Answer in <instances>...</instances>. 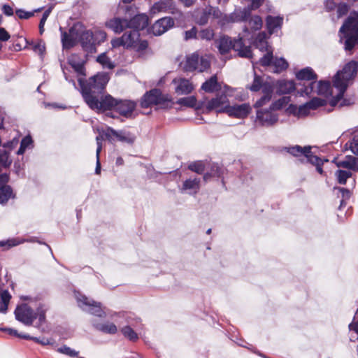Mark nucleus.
I'll use <instances>...</instances> for the list:
<instances>
[{"label":"nucleus","mask_w":358,"mask_h":358,"mask_svg":"<svg viewBox=\"0 0 358 358\" xmlns=\"http://www.w3.org/2000/svg\"><path fill=\"white\" fill-rule=\"evenodd\" d=\"M357 63L352 61L346 64L341 71L337 72L333 80L334 87L338 90L336 95H334L331 83L329 81L323 80L311 82L307 86L304 85V89L302 90V92L307 96L312 94H317L327 98L331 96L329 101V103L331 106H338L341 108L350 106L354 103V99L345 98L343 97V94L357 75Z\"/></svg>","instance_id":"obj_1"},{"label":"nucleus","mask_w":358,"mask_h":358,"mask_svg":"<svg viewBox=\"0 0 358 358\" xmlns=\"http://www.w3.org/2000/svg\"><path fill=\"white\" fill-rule=\"evenodd\" d=\"M47 308L41 301H30L29 303H23L17 306L15 315L17 320L25 325H31L36 319H38L40 324L45 320Z\"/></svg>","instance_id":"obj_2"},{"label":"nucleus","mask_w":358,"mask_h":358,"mask_svg":"<svg viewBox=\"0 0 358 358\" xmlns=\"http://www.w3.org/2000/svg\"><path fill=\"white\" fill-rule=\"evenodd\" d=\"M229 20L232 22H245L243 28L245 37L253 38V32L259 30L262 27V20L258 15H252L249 9H236L229 16Z\"/></svg>","instance_id":"obj_3"},{"label":"nucleus","mask_w":358,"mask_h":358,"mask_svg":"<svg viewBox=\"0 0 358 358\" xmlns=\"http://www.w3.org/2000/svg\"><path fill=\"white\" fill-rule=\"evenodd\" d=\"M340 41L346 50H351L358 43V12L351 13L340 29Z\"/></svg>","instance_id":"obj_4"},{"label":"nucleus","mask_w":358,"mask_h":358,"mask_svg":"<svg viewBox=\"0 0 358 358\" xmlns=\"http://www.w3.org/2000/svg\"><path fill=\"white\" fill-rule=\"evenodd\" d=\"M109 80V75L106 73H99L87 81L83 78H79L78 83L83 99H85V92L89 96H96V93L101 92L105 89Z\"/></svg>","instance_id":"obj_5"},{"label":"nucleus","mask_w":358,"mask_h":358,"mask_svg":"<svg viewBox=\"0 0 358 358\" xmlns=\"http://www.w3.org/2000/svg\"><path fill=\"white\" fill-rule=\"evenodd\" d=\"M85 101L87 106L92 110L99 111H106L115 110L117 99H115L110 94L101 96L100 99L96 96H89L85 93Z\"/></svg>","instance_id":"obj_6"},{"label":"nucleus","mask_w":358,"mask_h":358,"mask_svg":"<svg viewBox=\"0 0 358 358\" xmlns=\"http://www.w3.org/2000/svg\"><path fill=\"white\" fill-rule=\"evenodd\" d=\"M74 296L78 306L83 310L93 315L104 317L106 313L101 306V303L87 297L79 292H74Z\"/></svg>","instance_id":"obj_7"},{"label":"nucleus","mask_w":358,"mask_h":358,"mask_svg":"<svg viewBox=\"0 0 358 358\" xmlns=\"http://www.w3.org/2000/svg\"><path fill=\"white\" fill-rule=\"evenodd\" d=\"M254 45L261 52H266V54L259 59L257 63L253 64V67L255 68L258 64L264 67L271 66L273 60V50L268 45L266 34L264 32L259 33L254 41Z\"/></svg>","instance_id":"obj_8"},{"label":"nucleus","mask_w":358,"mask_h":358,"mask_svg":"<svg viewBox=\"0 0 358 358\" xmlns=\"http://www.w3.org/2000/svg\"><path fill=\"white\" fill-rule=\"evenodd\" d=\"M210 61L207 57H199L196 53L187 55L185 64L182 66L183 70L185 71H199L203 72L210 67Z\"/></svg>","instance_id":"obj_9"},{"label":"nucleus","mask_w":358,"mask_h":358,"mask_svg":"<svg viewBox=\"0 0 358 358\" xmlns=\"http://www.w3.org/2000/svg\"><path fill=\"white\" fill-rule=\"evenodd\" d=\"M228 92L226 91L210 100L205 101L203 112L209 113L215 110L217 113H227L229 101L227 98Z\"/></svg>","instance_id":"obj_10"},{"label":"nucleus","mask_w":358,"mask_h":358,"mask_svg":"<svg viewBox=\"0 0 358 358\" xmlns=\"http://www.w3.org/2000/svg\"><path fill=\"white\" fill-rule=\"evenodd\" d=\"M257 120L264 127H271L278 121V115L271 106L268 109H260L257 110Z\"/></svg>","instance_id":"obj_11"},{"label":"nucleus","mask_w":358,"mask_h":358,"mask_svg":"<svg viewBox=\"0 0 358 358\" xmlns=\"http://www.w3.org/2000/svg\"><path fill=\"white\" fill-rule=\"evenodd\" d=\"M174 92L178 95H187L194 90L190 80L182 77H177L172 80Z\"/></svg>","instance_id":"obj_12"},{"label":"nucleus","mask_w":358,"mask_h":358,"mask_svg":"<svg viewBox=\"0 0 358 358\" xmlns=\"http://www.w3.org/2000/svg\"><path fill=\"white\" fill-rule=\"evenodd\" d=\"M296 76L297 79L301 81L299 85H301V87L298 90V92H300L301 95H305V94L302 92V90L304 89V85L307 86L311 82H315L317 78L316 73L310 67L301 69L296 73Z\"/></svg>","instance_id":"obj_13"},{"label":"nucleus","mask_w":358,"mask_h":358,"mask_svg":"<svg viewBox=\"0 0 358 358\" xmlns=\"http://www.w3.org/2000/svg\"><path fill=\"white\" fill-rule=\"evenodd\" d=\"M166 101V99L159 90L154 89L147 92L142 98L141 106L143 108H148L152 105H157Z\"/></svg>","instance_id":"obj_14"},{"label":"nucleus","mask_w":358,"mask_h":358,"mask_svg":"<svg viewBox=\"0 0 358 358\" xmlns=\"http://www.w3.org/2000/svg\"><path fill=\"white\" fill-rule=\"evenodd\" d=\"M9 180L8 173L0 174V203L5 204L10 198L14 197V194L10 186L7 183Z\"/></svg>","instance_id":"obj_15"},{"label":"nucleus","mask_w":358,"mask_h":358,"mask_svg":"<svg viewBox=\"0 0 358 358\" xmlns=\"http://www.w3.org/2000/svg\"><path fill=\"white\" fill-rule=\"evenodd\" d=\"M105 136L110 140L112 136H115L118 141L128 144H132L136 139V136L129 131L124 130L116 131L111 127L106 129Z\"/></svg>","instance_id":"obj_16"},{"label":"nucleus","mask_w":358,"mask_h":358,"mask_svg":"<svg viewBox=\"0 0 358 358\" xmlns=\"http://www.w3.org/2000/svg\"><path fill=\"white\" fill-rule=\"evenodd\" d=\"M174 25V21L171 17H162L155 22L150 31L155 36H161Z\"/></svg>","instance_id":"obj_17"},{"label":"nucleus","mask_w":358,"mask_h":358,"mask_svg":"<svg viewBox=\"0 0 358 358\" xmlns=\"http://www.w3.org/2000/svg\"><path fill=\"white\" fill-rule=\"evenodd\" d=\"M251 41L252 39H248L245 37V34H243V36L238 37L237 39H234L232 41V47L231 49L238 52V54L241 57L250 58L252 57V52L250 45H246L243 41Z\"/></svg>","instance_id":"obj_18"},{"label":"nucleus","mask_w":358,"mask_h":358,"mask_svg":"<svg viewBox=\"0 0 358 358\" xmlns=\"http://www.w3.org/2000/svg\"><path fill=\"white\" fill-rule=\"evenodd\" d=\"M252 108L249 103L235 104L230 106L229 104L227 109V114L229 116L237 118H244L251 112Z\"/></svg>","instance_id":"obj_19"},{"label":"nucleus","mask_w":358,"mask_h":358,"mask_svg":"<svg viewBox=\"0 0 358 358\" xmlns=\"http://www.w3.org/2000/svg\"><path fill=\"white\" fill-rule=\"evenodd\" d=\"M136 104L130 100H118L115 110L120 115L130 118L133 116Z\"/></svg>","instance_id":"obj_20"},{"label":"nucleus","mask_w":358,"mask_h":358,"mask_svg":"<svg viewBox=\"0 0 358 358\" xmlns=\"http://www.w3.org/2000/svg\"><path fill=\"white\" fill-rule=\"evenodd\" d=\"M287 152L292 155L300 157V161L303 163L308 162L310 157L313 156L310 146L301 147L295 145L292 147L286 148Z\"/></svg>","instance_id":"obj_21"},{"label":"nucleus","mask_w":358,"mask_h":358,"mask_svg":"<svg viewBox=\"0 0 358 358\" xmlns=\"http://www.w3.org/2000/svg\"><path fill=\"white\" fill-rule=\"evenodd\" d=\"M200 178L190 177L183 181L182 186L180 187V191L181 193L194 195L200 189Z\"/></svg>","instance_id":"obj_22"},{"label":"nucleus","mask_w":358,"mask_h":358,"mask_svg":"<svg viewBox=\"0 0 358 358\" xmlns=\"http://www.w3.org/2000/svg\"><path fill=\"white\" fill-rule=\"evenodd\" d=\"M333 162L338 167L348 169L350 171H358V158L352 155H347L342 160H338L337 158H334Z\"/></svg>","instance_id":"obj_23"},{"label":"nucleus","mask_w":358,"mask_h":358,"mask_svg":"<svg viewBox=\"0 0 358 358\" xmlns=\"http://www.w3.org/2000/svg\"><path fill=\"white\" fill-rule=\"evenodd\" d=\"M80 40L83 49L89 53L96 52V46L93 38V32L84 31L80 36Z\"/></svg>","instance_id":"obj_24"},{"label":"nucleus","mask_w":358,"mask_h":358,"mask_svg":"<svg viewBox=\"0 0 358 358\" xmlns=\"http://www.w3.org/2000/svg\"><path fill=\"white\" fill-rule=\"evenodd\" d=\"M106 26L115 33H120L128 28L129 22L125 18L113 17L106 22Z\"/></svg>","instance_id":"obj_25"},{"label":"nucleus","mask_w":358,"mask_h":358,"mask_svg":"<svg viewBox=\"0 0 358 358\" xmlns=\"http://www.w3.org/2000/svg\"><path fill=\"white\" fill-rule=\"evenodd\" d=\"M262 96L257 100L254 104V107L256 108L262 107L268 103L272 97L273 92V87L271 83H265L262 85Z\"/></svg>","instance_id":"obj_26"},{"label":"nucleus","mask_w":358,"mask_h":358,"mask_svg":"<svg viewBox=\"0 0 358 358\" xmlns=\"http://www.w3.org/2000/svg\"><path fill=\"white\" fill-rule=\"evenodd\" d=\"M176 103L189 108H194L196 110H203V109H204L205 101H198L194 96H189L178 99Z\"/></svg>","instance_id":"obj_27"},{"label":"nucleus","mask_w":358,"mask_h":358,"mask_svg":"<svg viewBox=\"0 0 358 358\" xmlns=\"http://www.w3.org/2000/svg\"><path fill=\"white\" fill-rule=\"evenodd\" d=\"M129 22V29H131L133 30H138L143 29L148 24V17L146 15L139 14L134 16L132 19H131Z\"/></svg>","instance_id":"obj_28"},{"label":"nucleus","mask_w":358,"mask_h":358,"mask_svg":"<svg viewBox=\"0 0 358 358\" xmlns=\"http://www.w3.org/2000/svg\"><path fill=\"white\" fill-rule=\"evenodd\" d=\"M92 326L98 331L105 334H115L117 331L116 325L110 322H98L96 320L92 321Z\"/></svg>","instance_id":"obj_29"},{"label":"nucleus","mask_w":358,"mask_h":358,"mask_svg":"<svg viewBox=\"0 0 358 358\" xmlns=\"http://www.w3.org/2000/svg\"><path fill=\"white\" fill-rule=\"evenodd\" d=\"M324 101L320 98H313L309 102L300 106L299 114L308 115L310 110H315L319 106H323Z\"/></svg>","instance_id":"obj_30"},{"label":"nucleus","mask_w":358,"mask_h":358,"mask_svg":"<svg viewBox=\"0 0 358 358\" xmlns=\"http://www.w3.org/2000/svg\"><path fill=\"white\" fill-rule=\"evenodd\" d=\"M282 20L283 19L281 17H273L269 15L266 17V26L270 34H272L280 29Z\"/></svg>","instance_id":"obj_31"},{"label":"nucleus","mask_w":358,"mask_h":358,"mask_svg":"<svg viewBox=\"0 0 358 358\" xmlns=\"http://www.w3.org/2000/svg\"><path fill=\"white\" fill-rule=\"evenodd\" d=\"M220 86L217 82L216 76H211L208 80H206L201 85V90L206 92L212 93L218 91Z\"/></svg>","instance_id":"obj_32"},{"label":"nucleus","mask_w":358,"mask_h":358,"mask_svg":"<svg viewBox=\"0 0 358 358\" xmlns=\"http://www.w3.org/2000/svg\"><path fill=\"white\" fill-rule=\"evenodd\" d=\"M217 47L222 55L227 53L232 47V40L228 36H222L216 41Z\"/></svg>","instance_id":"obj_33"},{"label":"nucleus","mask_w":358,"mask_h":358,"mask_svg":"<svg viewBox=\"0 0 358 358\" xmlns=\"http://www.w3.org/2000/svg\"><path fill=\"white\" fill-rule=\"evenodd\" d=\"M122 36H127V41L124 40L126 43V48H133L137 45L140 34L137 30H133L131 29L130 31H126Z\"/></svg>","instance_id":"obj_34"},{"label":"nucleus","mask_w":358,"mask_h":358,"mask_svg":"<svg viewBox=\"0 0 358 358\" xmlns=\"http://www.w3.org/2000/svg\"><path fill=\"white\" fill-rule=\"evenodd\" d=\"M207 15H213L215 18H220L222 15V13L217 7L208 6L206 8L203 12V16L199 20L200 24H203L207 22Z\"/></svg>","instance_id":"obj_35"},{"label":"nucleus","mask_w":358,"mask_h":358,"mask_svg":"<svg viewBox=\"0 0 358 358\" xmlns=\"http://www.w3.org/2000/svg\"><path fill=\"white\" fill-rule=\"evenodd\" d=\"M11 295L7 290L0 291V313H6Z\"/></svg>","instance_id":"obj_36"},{"label":"nucleus","mask_w":358,"mask_h":358,"mask_svg":"<svg viewBox=\"0 0 358 358\" xmlns=\"http://www.w3.org/2000/svg\"><path fill=\"white\" fill-rule=\"evenodd\" d=\"M73 28L69 30V34L62 33V42L64 48H70L74 45L76 37L73 36Z\"/></svg>","instance_id":"obj_37"},{"label":"nucleus","mask_w":358,"mask_h":358,"mask_svg":"<svg viewBox=\"0 0 358 358\" xmlns=\"http://www.w3.org/2000/svg\"><path fill=\"white\" fill-rule=\"evenodd\" d=\"M295 89V84L292 80H281L278 83V92L280 94H289Z\"/></svg>","instance_id":"obj_38"},{"label":"nucleus","mask_w":358,"mask_h":358,"mask_svg":"<svg viewBox=\"0 0 358 358\" xmlns=\"http://www.w3.org/2000/svg\"><path fill=\"white\" fill-rule=\"evenodd\" d=\"M27 44L31 45L32 50L37 54L43 55L45 50V43L42 40L31 41L29 43L26 38L24 39Z\"/></svg>","instance_id":"obj_39"},{"label":"nucleus","mask_w":358,"mask_h":358,"mask_svg":"<svg viewBox=\"0 0 358 358\" xmlns=\"http://www.w3.org/2000/svg\"><path fill=\"white\" fill-rule=\"evenodd\" d=\"M345 150H350L351 152L358 156V131L355 132L352 138L345 144Z\"/></svg>","instance_id":"obj_40"},{"label":"nucleus","mask_w":358,"mask_h":358,"mask_svg":"<svg viewBox=\"0 0 358 358\" xmlns=\"http://www.w3.org/2000/svg\"><path fill=\"white\" fill-rule=\"evenodd\" d=\"M334 191H337L336 193L337 196L340 197L341 196L342 199L341 201V204L339 206V209H341L344 205H345V200H348L351 196V192L348 189L343 188V187H334Z\"/></svg>","instance_id":"obj_41"},{"label":"nucleus","mask_w":358,"mask_h":358,"mask_svg":"<svg viewBox=\"0 0 358 358\" xmlns=\"http://www.w3.org/2000/svg\"><path fill=\"white\" fill-rule=\"evenodd\" d=\"M121 332L122 335L130 341L135 342L138 339L137 333L130 326L127 325L122 327Z\"/></svg>","instance_id":"obj_42"},{"label":"nucleus","mask_w":358,"mask_h":358,"mask_svg":"<svg viewBox=\"0 0 358 358\" xmlns=\"http://www.w3.org/2000/svg\"><path fill=\"white\" fill-rule=\"evenodd\" d=\"M352 173L350 171L338 170L335 172V176L339 184L345 185L348 178H351Z\"/></svg>","instance_id":"obj_43"},{"label":"nucleus","mask_w":358,"mask_h":358,"mask_svg":"<svg viewBox=\"0 0 358 358\" xmlns=\"http://www.w3.org/2000/svg\"><path fill=\"white\" fill-rule=\"evenodd\" d=\"M272 66L274 67L273 71L280 72L286 69L288 66L287 62L283 58H273Z\"/></svg>","instance_id":"obj_44"},{"label":"nucleus","mask_w":358,"mask_h":358,"mask_svg":"<svg viewBox=\"0 0 358 358\" xmlns=\"http://www.w3.org/2000/svg\"><path fill=\"white\" fill-rule=\"evenodd\" d=\"M96 61L102 65L103 68L112 69L115 67V64L111 62L110 59L106 53H102L96 58Z\"/></svg>","instance_id":"obj_45"},{"label":"nucleus","mask_w":358,"mask_h":358,"mask_svg":"<svg viewBox=\"0 0 358 358\" xmlns=\"http://www.w3.org/2000/svg\"><path fill=\"white\" fill-rule=\"evenodd\" d=\"M170 6L168 3L160 1L155 3L151 8L150 12L152 14H156L160 12H168Z\"/></svg>","instance_id":"obj_46"},{"label":"nucleus","mask_w":358,"mask_h":358,"mask_svg":"<svg viewBox=\"0 0 358 358\" xmlns=\"http://www.w3.org/2000/svg\"><path fill=\"white\" fill-rule=\"evenodd\" d=\"M266 83H267L266 82ZM264 84H265V83L263 82L262 77L259 76H257L256 74V73H255V77H254L253 82H252V85L249 87V89L252 92H257L260 89L262 90V85Z\"/></svg>","instance_id":"obj_47"},{"label":"nucleus","mask_w":358,"mask_h":358,"mask_svg":"<svg viewBox=\"0 0 358 358\" xmlns=\"http://www.w3.org/2000/svg\"><path fill=\"white\" fill-rule=\"evenodd\" d=\"M214 37V31L212 29H201L198 34V38L206 41H211Z\"/></svg>","instance_id":"obj_48"},{"label":"nucleus","mask_w":358,"mask_h":358,"mask_svg":"<svg viewBox=\"0 0 358 358\" xmlns=\"http://www.w3.org/2000/svg\"><path fill=\"white\" fill-rule=\"evenodd\" d=\"M21 338L27 340H33L43 345H52L53 342L51 339L43 337L41 338L37 337L30 336L29 335H20Z\"/></svg>","instance_id":"obj_49"},{"label":"nucleus","mask_w":358,"mask_h":358,"mask_svg":"<svg viewBox=\"0 0 358 358\" xmlns=\"http://www.w3.org/2000/svg\"><path fill=\"white\" fill-rule=\"evenodd\" d=\"M32 144V139L30 136H25L22 138L20 147L18 149L17 154V155H22L25 152V150L29 148Z\"/></svg>","instance_id":"obj_50"},{"label":"nucleus","mask_w":358,"mask_h":358,"mask_svg":"<svg viewBox=\"0 0 358 358\" xmlns=\"http://www.w3.org/2000/svg\"><path fill=\"white\" fill-rule=\"evenodd\" d=\"M93 38L95 46L103 42L106 38V33L102 30H96L93 32Z\"/></svg>","instance_id":"obj_51"},{"label":"nucleus","mask_w":358,"mask_h":358,"mask_svg":"<svg viewBox=\"0 0 358 358\" xmlns=\"http://www.w3.org/2000/svg\"><path fill=\"white\" fill-rule=\"evenodd\" d=\"M308 162H309V163L312 164L313 165L315 166L317 171L319 173L322 174L323 170H322V165L323 164V160L322 159L319 158L316 155H313V156L310 157V159L308 160Z\"/></svg>","instance_id":"obj_52"},{"label":"nucleus","mask_w":358,"mask_h":358,"mask_svg":"<svg viewBox=\"0 0 358 358\" xmlns=\"http://www.w3.org/2000/svg\"><path fill=\"white\" fill-rule=\"evenodd\" d=\"M289 101V98L288 96H283L271 105V109H274L275 110H280L285 106Z\"/></svg>","instance_id":"obj_53"},{"label":"nucleus","mask_w":358,"mask_h":358,"mask_svg":"<svg viewBox=\"0 0 358 358\" xmlns=\"http://www.w3.org/2000/svg\"><path fill=\"white\" fill-rule=\"evenodd\" d=\"M57 352L66 355L71 357H77L78 355V352L76 351L73 349H71V348L64 345L57 349Z\"/></svg>","instance_id":"obj_54"},{"label":"nucleus","mask_w":358,"mask_h":358,"mask_svg":"<svg viewBox=\"0 0 358 358\" xmlns=\"http://www.w3.org/2000/svg\"><path fill=\"white\" fill-rule=\"evenodd\" d=\"M69 64L80 76H85V69L82 63L76 62L73 59H69Z\"/></svg>","instance_id":"obj_55"},{"label":"nucleus","mask_w":358,"mask_h":358,"mask_svg":"<svg viewBox=\"0 0 358 358\" xmlns=\"http://www.w3.org/2000/svg\"><path fill=\"white\" fill-rule=\"evenodd\" d=\"M127 36H122L120 38H115L112 40L111 45L113 48H118L120 46H124L126 47V43L124 40L127 41Z\"/></svg>","instance_id":"obj_56"},{"label":"nucleus","mask_w":358,"mask_h":358,"mask_svg":"<svg viewBox=\"0 0 358 358\" xmlns=\"http://www.w3.org/2000/svg\"><path fill=\"white\" fill-rule=\"evenodd\" d=\"M185 40L187 41L192 38H198L197 29L195 27L191 29L185 31Z\"/></svg>","instance_id":"obj_57"},{"label":"nucleus","mask_w":358,"mask_h":358,"mask_svg":"<svg viewBox=\"0 0 358 358\" xmlns=\"http://www.w3.org/2000/svg\"><path fill=\"white\" fill-rule=\"evenodd\" d=\"M15 13L20 19H29L34 15L33 12H27L22 9H17Z\"/></svg>","instance_id":"obj_58"},{"label":"nucleus","mask_w":358,"mask_h":358,"mask_svg":"<svg viewBox=\"0 0 358 358\" xmlns=\"http://www.w3.org/2000/svg\"><path fill=\"white\" fill-rule=\"evenodd\" d=\"M24 241H18L17 239H11L8 240L7 241H1L0 242V246H4L8 245V248H11L13 246L18 245L19 244L23 243Z\"/></svg>","instance_id":"obj_59"},{"label":"nucleus","mask_w":358,"mask_h":358,"mask_svg":"<svg viewBox=\"0 0 358 358\" xmlns=\"http://www.w3.org/2000/svg\"><path fill=\"white\" fill-rule=\"evenodd\" d=\"M349 328L358 334V310L354 316L353 321L349 324Z\"/></svg>","instance_id":"obj_60"},{"label":"nucleus","mask_w":358,"mask_h":358,"mask_svg":"<svg viewBox=\"0 0 358 358\" xmlns=\"http://www.w3.org/2000/svg\"><path fill=\"white\" fill-rule=\"evenodd\" d=\"M189 169L197 173H201L203 171V167L201 163H194L189 166Z\"/></svg>","instance_id":"obj_61"},{"label":"nucleus","mask_w":358,"mask_h":358,"mask_svg":"<svg viewBox=\"0 0 358 358\" xmlns=\"http://www.w3.org/2000/svg\"><path fill=\"white\" fill-rule=\"evenodd\" d=\"M348 10V7L345 3H340L338 6L337 12L338 15L340 17L347 13Z\"/></svg>","instance_id":"obj_62"},{"label":"nucleus","mask_w":358,"mask_h":358,"mask_svg":"<svg viewBox=\"0 0 358 358\" xmlns=\"http://www.w3.org/2000/svg\"><path fill=\"white\" fill-rule=\"evenodd\" d=\"M10 36L8 32L4 28H0V41H7L10 38Z\"/></svg>","instance_id":"obj_63"},{"label":"nucleus","mask_w":358,"mask_h":358,"mask_svg":"<svg viewBox=\"0 0 358 358\" xmlns=\"http://www.w3.org/2000/svg\"><path fill=\"white\" fill-rule=\"evenodd\" d=\"M2 11L7 16H12L14 13L13 8L8 4L2 6Z\"/></svg>","instance_id":"obj_64"}]
</instances>
